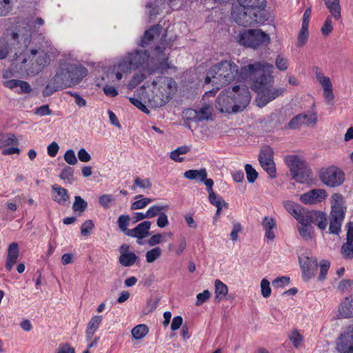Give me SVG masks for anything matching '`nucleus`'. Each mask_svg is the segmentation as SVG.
<instances>
[{
  "label": "nucleus",
  "instance_id": "nucleus-1",
  "mask_svg": "<svg viewBox=\"0 0 353 353\" xmlns=\"http://www.w3.org/2000/svg\"><path fill=\"white\" fill-rule=\"evenodd\" d=\"M274 66L266 61L249 63L242 69L241 77L249 79L252 89L257 93L256 102L259 107H263L285 91L283 88H274L272 75Z\"/></svg>",
  "mask_w": 353,
  "mask_h": 353
},
{
  "label": "nucleus",
  "instance_id": "nucleus-2",
  "mask_svg": "<svg viewBox=\"0 0 353 353\" xmlns=\"http://www.w3.org/2000/svg\"><path fill=\"white\" fill-rule=\"evenodd\" d=\"M251 99L250 91L245 85H235L232 90H225L218 96L216 108L221 112L232 113L242 111Z\"/></svg>",
  "mask_w": 353,
  "mask_h": 353
},
{
  "label": "nucleus",
  "instance_id": "nucleus-3",
  "mask_svg": "<svg viewBox=\"0 0 353 353\" xmlns=\"http://www.w3.org/2000/svg\"><path fill=\"white\" fill-rule=\"evenodd\" d=\"M245 65L242 66L239 70L238 65L232 61H222L212 66L205 79V83L212 82L214 86L213 92L215 93L221 87L227 85L235 79L237 81H245L249 79H243L241 77L242 69Z\"/></svg>",
  "mask_w": 353,
  "mask_h": 353
},
{
  "label": "nucleus",
  "instance_id": "nucleus-4",
  "mask_svg": "<svg viewBox=\"0 0 353 353\" xmlns=\"http://www.w3.org/2000/svg\"><path fill=\"white\" fill-rule=\"evenodd\" d=\"M48 54L43 49H31L21 63L16 65V72L22 77L35 76L50 63Z\"/></svg>",
  "mask_w": 353,
  "mask_h": 353
},
{
  "label": "nucleus",
  "instance_id": "nucleus-5",
  "mask_svg": "<svg viewBox=\"0 0 353 353\" xmlns=\"http://www.w3.org/2000/svg\"><path fill=\"white\" fill-rule=\"evenodd\" d=\"M158 83L159 87L148 99L149 105L152 108L165 105L171 99L176 89V82L169 77H158L153 81V84Z\"/></svg>",
  "mask_w": 353,
  "mask_h": 353
},
{
  "label": "nucleus",
  "instance_id": "nucleus-6",
  "mask_svg": "<svg viewBox=\"0 0 353 353\" xmlns=\"http://www.w3.org/2000/svg\"><path fill=\"white\" fill-rule=\"evenodd\" d=\"M232 16L234 21L244 27L263 24L269 19L267 10H261V12L251 11L239 4L232 8Z\"/></svg>",
  "mask_w": 353,
  "mask_h": 353
},
{
  "label": "nucleus",
  "instance_id": "nucleus-7",
  "mask_svg": "<svg viewBox=\"0 0 353 353\" xmlns=\"http://www.w3.org/2000/svg\"><path fill=\"white\" fill-rule=\"evenodd\" d=\"M87 74L88 70L80 64L63 63L55 76L59 77L61 85L66 88L78 84Z\"/></svg>",
  "mask_w": 353,
  "mask_h": 353
},
{
  "label": "nucleus",
  "instance_id": "nucleus-8",
  "mask_svg": "<svg viewBox=\"0 0 353 353\" xmlns=\"http://www.w3.org/2000/svg\"><path fill=\"white\" fill-rule=\"evenodd\" d=\"M345 212L346 206L343 195L339 193L334 194L331 199L330 214L329 232L330 234H338L341 232Z\"/></svg>",
  "mask_w": 353,
  "mask_h": 353
},
{
  "label": "nucleus",
  "instance_id": "nucleus-9",
  "mask_svg": "<svg viewBox=\"0 0 353 353\" xmlns=\"http://www.w3.org/2000/svg\"><path fill=\"white\" fill-rule=\"evenodd\" d=\"M149 53L147 50H136L133 52L128 53L119 64V69L128 72L132 70L141 68L143 70H150Z\"/></svg>",
  "mask_w": 353,
  "mask_h": 353
},
{
  "label": "nucleus",
  "instance_id": "nucleus-10",
  "mask_svg": "<svg viewBox=\"0 0 353 353\" xmlns=\"http://www.w3.org/2000/svg\"><path fill=\"white\" fill-rule=\"evenodd\" d=\"M239 43L247 48L257 49L267 46L270 43V37L259 29L244 30L238 36Z\"/></svg>",
  "mask_w": 353,
  "mask_h": 353
},
{
  "label": "nucleus",
  "instance_id": "nucleus-11",
  "mask_svg": "<svg viewBox=\"0 0 353 353\" xmlns=\"http://www.w3.org/2000/svg\"><path fill=\"white\" fill-rule=\"evenodd\" d=\"M321 181L330 187L339 186L344 181V173L339 168L331 166L323 168L320 172Z\"/></svg>",
  "mask_w": 353,
  "mask_h": 353
},
{
  "label": "nucleus",
  "instance_id": "nucleus-12",
  "mask_svg": "<svg viewBox=\"0 0 353 353\" xmlns=\"http://www.w3.org/2000/svg\"><path fill=\"white\" fill-rule=\"evenodd\" d=\"M336 349L340 353H353V326L345 327L336 341Z\"/></svg>",
  "mask_w": 353,
  "mask_h": 353
},
{
  "label": "nucleus",
  "instance_id": "nucleus-13",
  "mask_svg": "<svg viewBox=\"0 0 353 353\" xmlns=\"http://www.w3.org/2000/svg\"><path fill=\"white\" fill-rule=\"evenodd\" d=\"M327 196V193L322 189L312 190L303 194L300 197V200L305 204H314L319 203Z\"/></svg>",
  "mask_w": 353,
  "mask_h": 353
},
{
  "label": "nucleus",
  "instance_id": "nucleus-14",
  "mask_svg": "<svg viewBox=\"0 0 353 353\" xmlns=\"http://www.w3.org/2000/svg\"><path fill=\"white\" fill-rule=\"evenodd\" d=\"M151 222L145 221L139 223L134 228L128 231L127 236L136 237L138 239H142L149 235V230L150 229Z\"/></svg>",
  "mask_w": 353,
  "mask_h": 353
},
{
  "label": "nucleus",
  "instance_id": "nucleus-15",
  "mask_svg": "<svg viewBox=\"0 0 353 353\" xmlns=\"http://www.w3.org/2000/svg\"><path fill=\"white\" fill-rule=\"evenodd\" d=\"M53 200L59 205H65L69 201L68 190L61 186L54 184L52 185Z\"/></svg>",
  "mask_w": 353,
  "mask_h": 353
},
{
  "label": "nucleus",
  "instance_id": "nucleus-16",
  "mask_svg": "<svg viewBox=\"0 0 353 353\" xmlns=\"http://www.w3.org/2000/svg\"><path fill=\"white\" fill-rule=\"evenodd\" d=\"M285 162L290 168L291 174L297 172L299 169H301L306 163L303 158L298 155L286 156L285 157Z\"/></svg>",
  "mask_w": 353,
  "mask_h": 353
},
{
  "label": "nucleus",
  "instance_id": "nucleus-17",
  "mask_svg": "<svg viewBox=\"0 0 353 353\" xmlns=\"http://www.w3.org/2000/svg\"><path fill=\"white\" fill-rule=\"evenodd\" d=\"M19 254V246L17 243H12L8 249V256L6 263V268L10 271L13 265L17 263Z\"/></svg>",
  "mask_w": 353,
  "mask_h": 353
},
{
  "label": "nucleus",
  "instance_id": "nucleus-18",
  "mask_svg": "<svg viewBox=\"0 0 353 353\" xmlns=\"http://www.w3.org/2000/svg\"><path fill=\"white\" fill-rule=\"evenodd\" d=\"M292 179L299 183H306L312 178V172L308 167L307 163L299 169L297 172L292 174Z\"/></svg>",
  "mask_w": 353,
  "mask_h": 353
},
{
  "label": "nucleus",
  "instance_id": "nucleus-19",
  "mask_svg": "<svg viewBox=\"0 0 353 353\" xmlns=\"http://www.w3.org/2000/svg\"><path fill=\"white\" fill-rule=\"evenodd\" d=\"M239 4L245 7L250 10L261 12V10H266V1L265 0H238Z\"/></svg>",
  "mask_w": 353,
  "mask_h": 353
},
{
  "label": "nucleus",
  "instance_id": "nucleus-20",
  "mask_svg": "<svg viewBox=\"0 0 353 353\" xmlns=\"http://www.w3.org/2000/svg\"><path fill=\"white\" fill-rule=\"evenodd\" d=\"M162 27L160 25H155L149 30H146L142 37L140 46L145 47L149 44L156 37H158L161 32Z\"/></svg>",
  "mask_w": 353,
  "mask_h": 353
},
{
  "label": "nucleus",
  "instance_id": "nucleus-21",
  "mask_svg": "<svg viewBox=\"0 0 353 353\" xmlns=\"http://www.w3.org/2000/svg\"><path fill=\"white\" fill-rule=\"evenodd\" d=\"M331 16L336 20L341 18V8L339 0H323Z\"/></svg>",
  "mask_w": 353,
  "mask_h": 353
},
{
  "label": "nucleus",
  "instance_id": "nucleus-22",
  "mask_svg": "<svg viewBox=\"0 0 353 353\" xmlns=\"http://www.w3.org/2000/svg\"><path fill=\"white\" fill-rule=\"evenodd\" d=\"M61 81L59 79V77L54 76L50 81L46 88L43 90V95L44 97H48L52 94L57 90L65 88L63 85H61Z\"/></svg>",
  "mask_w": 353,
  "mask_h": 353
},
{
  "label": "nucleus",
  "instance_id": "nucleus-23",
  "mask_svg": "<svg viewBox=\"0 0 353 353\" xmlns=\"http://www.w3.org/2000/svg\"><path fill=\"white\" fill-rule=\"evenodd\" d=\"M185 178L190 180H196L203 182L207 178L208 173L205 168L201 170H189L184 172Z\"/></svg>",
  "mask_w": 353,
  "mask_h": 353
},
{
  "label": "nucleus",
  "instance_id": "nucleus-24",
  "mask_svg": "<svg viewBox=\"0 0 353 353\" xmlns=\"http://www.w3.org/2000/svg\"><path fill=\"white\" fill-rule=\"evenodd\" d=\"M339 314L343 318L353 317V300L346 298L339 308Z\"/></svg>",
  "mask_w": 353,
  "mask_h": 353
},
{
  "label": "nucleus",
  "instance_id": "nucleus-25",
  "mask_svg": "<svg viewBox=\"0 0 353 353\" xmlns=\"http://www.w3.org/2000/svg\"><path fill=\"white\" fill-rule=\"evenodd\" d=\"M215 300L218 302L221 301L228 294V286L219 279L215 280Z\"/></svg>",
  "mask_w": 353,
  "mask_h": 353
},
{
  "label": "nucleus",
  "instance_id": "nucleus-26",
  "mask_svg": "<svg viewBox=\"0 0 353 353\" xmlns=\"http://www.w3.org/2000/svg\"><path fill=\"white\" fill-rule=\"evenodd\" d=\"M196 112L198 123L203 121L212 120V107L210 105L205 104L201 108L197 109Z\"/></svg>",
  "mask_w": 353,
  "mask_h": 353
},
{
  "label": "nucleus",
  "instance_id": "nucleus-27",
  "mask_svg": "<svg viewBox=\"0 0 353 353\" xmlns=\"http://www.w3.org/2000/svg\"><path fill=\"white\" fill-rule=\"evenodd\" d=\"M137 259V256L134 252H124L119 257V262L125 267H130L135 263Z\"/></svg>",
  "mask_w": 353,
  "mask_h": 353
},
{
  "label": "nucleus",
  "instance_id": "nucleus-28",
  "mask_svg": "<svg viewBox=\"0 0 353 353\" xmlns=\"http://www.w3.org/2000/svg\"><path fill=\"white\" fill-rule=\"evenodd\" d=\"M312 217H314V222L316 223L321 230H325L326 228L327 223L326 214L325 213L318 211H312Z\"/></svg>",
  "mask_w": 353,
  "mask_h": 353
},
{
  "label": "nucleus",
  "instance_id": "nucleus-29",
  "mask_svg": "<svg viewBox=\"0 0 353 353\" xmlns=\"http://www.w3.org/2000/svg\"><path fill=\"white\" fill-rule=\"evenodd\" d=\"M273 150L270 146H264L259 155L260 163L273 161Z\"/></svg>",
  "mask_w": 353,
  "mask_h": 353
},
{
  "label": "nucleus",
  "instance_id": "nucleus-30",
  "mask_svg": "<svg viewBox=\"0 0 353 353\" xmlns=\"http://www.w3.org/2000/svg\"><path fill=\"white\" fill-rule=\"evenodd\" d=\"M318 269V263L316 259L313 260L309 267L303 265V279L307 281L315 275Z\"/></svg>",
  "mask_w": 353,
  "mask_h": 353
},
{
  "label": "nucleus",
  "instance_id": "nucleus-31",
  "mask_svg": "<svg viewBox=\"0 0 353 353\" xmlns=\"http://www.w3.org/2000/svg\"><path fill=\"white\" fill-rule=\"evenodd\" d=\"M135 199H140L134 202H133L131 205V210H140L144 208L149 203L152 202V199L150 198H143V195L139 194L135 196Z\"/></svg>",
  "mask_w": 353,
  "mask_h": 353
},
{
  "label": "nucleus",
  "instance_id": "nucleus-32",
  "mask_svg": "<svg viewBox=\"0 0 353 353\" xmlns=\"http://www.w3.org/2000/svg\"><path fill=\"white\" fill-rule=\"evenodd\" d=\"M17 145L18 141L13 134H6L0 139V148H3L10 145Z\"/></svg>",
  "mask_w": 353,
  "mask_h": 353
},
{
  "label": "nucleus",
  "instance_id": "nucleus-33",
  "mask_svg": "<svg viewBox=\"0 0 353 353\" xmlns=\"http://www.w3.org/2000/svg\"><path fill=\"white\" fill-rule=\"evenodd\" d=\"M283 206L285 210L296 218L301 212V206L292 201H286L283 202Z\"/></svg>",
  "mask_w": 353,
  "mask_h": 353
},
{
  "label": "nucleus",
  "instance_id": "nucleus-34",
  "mask_svg": "<svg viewBox=\"0 0 353 353\" xmlns=\"http://www.w3.org/2000/svg\"><path fill=\"white\" fill-rule=\"evenodd\" d=\"M88 203L84 201L80 196H74V202L72 205V210L79 212V214H82L87 208Z\"/></svg>",
  "mask_w": 353,
  "mask_h": 353
},
{
  "label": "nucleus",
  "instance_id": "nucleus-35",
  "mask_svg": "<svg viewBox=\"0 0 353 353\" xmlns=\"http://www.w3.org/2000/svg\"><path fill=\"white\" fill-rule=\"evenodd\" d=\"M148 332V327L144 324H140L132 330V335L135 339L143 338Z\"/></svg>",
  "mask_w": 353,
  "mask_h": 353
},
{
  "label": "nucleus",
  "instance_id": "nucleus-36",
  "mask_svg": "<svg viewBox=\"0 0 353 353\" xmlns=\"http://www.w3.org/2000/svg\"><path fill=\"white\" fill-rule=\"evenodd\" d=\"M59 177L62 180L72 184L74 181L73 168L70 166H65L61 171Z\"/></svg>",
  "mask_w": 353,
  "mask_h": 353
},
{
  "label": "nucleus",
  "instance_id": "nucleus-37",
  "mask_svg": "<svg viewBox=\"0 0 353 353\" xmlns=\"http://www.w3.org/2000/svg\"><path fill=\"white\" fill-rule=\"evenodd\" d=\"M289 339L295 348H299L302 346L303 336L296 330H294L290 334Z\"/></svg>",
  "mask_w": 353,
  "mask_h": 353
},
{
  "label": "nucleus",
  "instance_id": "nucleus-38",
  "mask_svg": "<svg viewBox=\"0 0 353 353\" xmlns=\"http://www.w3.org/2000/svg\"><path fill=\"white\" fill-rule=\"evenodd\" d=\"M301 116L304 117V119H302L303 125H305L307 126H314L317 122V115L316 113L312 112H307L306 113L301 114Z\"/></svg>",
  "mask_w": 353,
  "mask_h": 353
},
{
  "label": "nucleus",
  "instance_id": "nucleus-39",
  "mask_svg": "<svg viewBox=\"0 0 353 353\" xmlns=\"http://www.w3.org/2000/svg\"><path fill=\"white\" fill-rule=\"evenodd\" d=\"M341 254L345 259H353V242L346 241L341 247Z\"/></svg>",
  "mask_w": 353,
  "mask_h": 353
},
{
  "label": "nucleus",
  "instance_id": "nucleus-40",
  "mask_svg": "<svg viewBox=\"0 0 353 353\" xmlns=\"http://www.w3.org/2000/svg\"><path fill=\"white\" fill-rule=\"evenodd\" d=\"M288 59L283 54L277 55L275 60V65L276 68L281 71H285L288 68Z\"/></svg>",
  "mask_w": 353,
  "mask_h": 353
},
{
  "label": "nucleus",
  "instance_id": "nucleus-41",
  "mask_svg": "<svg viewBox=\"0 0 353 353\" xmlns=\"http://www.w3.org/2000/svg\"><path fill=\"white\" fill-rule=\"evenodd\" d=\"M263 169L269 174L271 178L276 176V166L274 161L260 163Z\"/></svg>",
  "mask_w": 353,
  "mask_h": 353
},
{
  "label": "nucleus",
  "instance_id": "nucleus-42",
  "mask_svg": "<svg viewBox=\"0 0 353 353\" xmlns=\"http://www.w3.org/2000/svg\"><path fill=\"white\" fill-rule=\"evenodd\" d=\"M130 221V218L129 215H121L118 219V224L120 230L127 235L128 231H130L128 229V226L129 225V223Z\"/></svg>",
  "mask_w": 353,
  "mask_h": 353
},
{
  "label": "nucleus",
  "instance_id": "nucleus-43",
  "mask_svg": "<svg viewBox=\"0 0 353 353\" xmlns=\"http://www.w3.org/2000/svg\"><path fill=\"white\" fill-rule=\"evenodd\" d=\"M134 182V185L131 187V190H135L136 186L142 189H149L152 187V183L149 179H142L139 177H137Z\"/></svg>",
  "mask_w": 353,
  "mask_h": 353
},
{
  "label": "nucleus",
  "instance_id": "nucleus-44",
  "mask_svg": "<svg viewBox=\"0 0 353 353\" xmlns=\"http://www.w3.org/2000/svg\"><path fill=\"white\" fill-rule=\"evenodd\" d=\"M161 254V249L159 247H156L146 253V261L148 263H152L160 257Z\"/></svg>",
  "mask_w": 353,
  "mask_h": 353
},
{
  "label": "nucleus",
  "instance_id": "nucleus-45",
  "mask_svg": "<svg viewBox=\"0 0 353 353\" xmlns=\"http://www.w3.org/2000/svg\"><path fill=\"white\" fill-rule=\"evenodd\" d=\"M312 211L308 212L304 215H303L301 212L300 214L295 219L298 220L300 223H301L302 226H308V225L311 222H314V217H312Z\"/></svg>",
  "mask_w": 353,
  "mask_h": 353
},
{
  "label": "nucleus",
  "instance_id": "nucleus-46",
  "mask_svg": "<svg viewBox=\"0 0 353 353\" xmlns=\"http://www.w3.org/2000/svg\"><path fill=\"white\" fill-rule=\"evenodd\" d=\"M145 79V75L143 73H137L134 75L131 81L128 84V88L132 90L139 85Z\"/></svg>",
  "mask_w": 353,
  "mask_h": 353
},
{
  "label": "nucleus",
  "instance_id": "nucleus-47",
  "mask_svg": "<svg viewBox=\"0 0 353 353\" xmlns=\"http://www.w3.org/2000/svg\"><path fill=\"white\" fill-rule=\"evenodd\" d=\"M164 50L165 48L159 46H156L154 48V52L157 58V61L161 65H164L168 59V57L164 53Z\"/></svg>",
  "mask_w": 353,
  "mask_h": 353
},
{
  "label": "nucleus",
  "instance_id": "nucleus-48",
  "mask_svg": "<svg viewBox=\"0 0 353 353\" xmlns=\"http://www.w3.org/2000/svg\"><path fill=\"white\" fill-rule=\"evenodd\" d=\"M321 32L324 36H328L333 30V25H332V16H328L323 26L321 27Z\"/></svg>",
  "mask_w": 353,
  "mask_h": 353
},
{
  "label": "nucleus",
  "instance_id": "nucleus-49",
  "mask_svg": "<svg viewBox=\"0 0 353 353\" xmlns=\"http://www.w3.org/2000/svg\"><path fill=\"white\" fill-rule=\"evenodd\" d=\"M245 170L247 175V179L250 183H254L258 176V173L250 164H246Z\"/></svg>",
  "mask_w": 353,
  "mask_h": 353
},
{
  "label": "nucleus",
  "instance_id": "nucleus-50",
  "mask_svg": "<svg viewBox=\"0 0 353 353\" xmlns=\"http://www.w3.org/2000/svg\"><path fill=\"white\" fill-rule=\"evenodd\" d=\"M11 10L10 0H0V17L6 16Z\"/></svg>",
  "mask_w": 353,
  "mask_h": 353
},
{
  "label": "nucleus",
  "instance_id": "nucleus-51",
  "mask_svg": "<svg viewBox=\"0 0 353 353\" xmlns=\"http://www.w3.org/2000/svg\"><path fill=\"white\" fill-rule=\"evenodd\" d=\"M63 159L67 163L72 165L77 164L78 162L74 151L72 149L68 150L65 152Z\"/></svg>",
  "mask_w": 353,
  "mask_h": 353
},
{
  "label": "nucleus",
  "instance_id": "nucleus-52",
  "mask_svg": "<svg viewBox=\"0 0 353 353\" xmlns=\"http://www.w3.org/2000/svg\"><path fill=\"white\" fill-rule=\"evenodd\" d=\"M166 208L165 206L161 205H152L151 206L148 211L146 212L148 215V219H151L157 215H159L161 212Z\"/></svg>",
  "mask_w": 353,
  "mask_h": 353
},
{
  "label": "nucleus",
  "instance_id": "nucleus-53",
  "mask_svg": "<svg viewBox=\"0 0 353 353\" xmlns=\"http://www.w3.org/2000/svg\"><path fill=\"white\" fill-rule=\"evenodd\" d=\"M330 263L328 261L324 260L321 261L320 267V274L318 278L319 281H323L325 279L327 271L330 268Z\"/></svg>",
  "mask_w": 353,
  "mask_h": 353
},
{
  "label": "nucleus",
  "instance_id": "nucleus-54",
  "mask_svg": "<svg viewBox=\"0 0 353 353\" xmlns=\"http://www.w3.org/2000/svg\"><path fill=\"white\" fill-rule=\"evenodd\" d=\"M94 225L92 220L85 221L82 224L81 228V235L83 236H87L88 234H90L91 230L94 228Z\"/></svg>",
  "mask_w": 353,
  "mask_h": 353
},
{
  "label": "nucleus",
  "instance_id": "nucleus-55",
  "mask_svg": "<svg viewBox=\"0 0 353 353\" xmlns=\"http://www.w3.org/2000/svg\"><path fill=\"white\" fill-rule=\"evenodd\" d=\"M290 283V278L288 276L277 277L272 281L274 288H283Z\"/></svg>",
  "mask_w": 353,
  "mask_h": 353
},
{
  "label": "nucleus",
  "instance_id": "nucleus-56",
  "mask_svg": "<svg viewBox=\"0 0 353 353\" xmlns=\"http://www.w3.org/2000/svg\"><path fill=\"white\" fill-rule=\"evenodd\" d=\"M261 294L263 297L268 298L271 294L270 282L266 279H263L261 282Z\"/></svg>",
  "mask_w": 353,
  "mask_h": 353
},
{
  "label": "nucleus",
  "instance_id": "nucleus-57",
  "mask_svg": "<svg viewBox=\"0 0 353 353\" xmlns=\"http://www.w3.org/2000/svg\"><path fill=\"white\" fill-rule=\"evenodd\" d=\"M209 201L212 205L216 206L224 205H226L222 198L216 195L214 192L209 193Z\"/></svg>",
  "mask_w": 353,
  "mask_h": 353
},
{
  "label": "nucleus",
  "instance_id": "nucleus-58",
  "mask_svg": "<svg viewBox=\"0 0 353 353\" xmlns=\"http://www.w3.org/2000/svg\"><path fill=\"white\" fill-rule=\"evenodd\" d=\"M102 321V316H94L89 321L87 328L97 331Z\"/></svg>",
  "mask_w": 353,
  "mask_h": 353
},
{
  "label": "nucleus",
  "instance_id": "nucleus-59",
  "mask_svg": "<svg viewBox=\"0 0 353 353\" xmlns=\"http://www.w3.org/2000/svg\"><path fill=\"white\" fill-rule=\"evenodd\" d=\"M302 119H304L303 116H301V114L293 117L290 121L288 126L291 129H296L299 128L301 125H303Z\"/></svg>",
  "mask_w": 353,
  "mask_h": 353
},
{
  "label": "nucleus",
  "instance_id": "nucleus-60",
  "mask_svg": "<svg viewBox=\"0 0 353 353\" xmlns=\"http://www.w3.org/2000/svg\"><path fill=\"white\" fill-rule=\"evenodd\" d=\"M309 37L308 31H301L300 30L298 34L297 38V46L303 47L307 41Z\"/></svg>",
  "mask_w": 353,
  "mask_h": 353
},
{
  "label": "nucleus",
  "instance_id": "nucleus-61",
  "mask_svg": "<svg viewBox=\"0 0 353 353\" xmlns=\"http://www.w3.org/2000/svg\"><path fill=\"white\" fill-rule=\"evenodd\" d=\"M210 297V292L209 290H205L203 292L196 295V305H201L205 303Z\"/></svg>",
  "mask_w": 353,
  "mask_h": 353
},
{
  "label": "nucleus",
  "instance_id": "nucleus-62",
  "mask_svg": "<svg viewBox=\"0 0 353 353\" xmlns=\"http://www.w3.org/2000/svg\"><path fill=\"white\" fill-rule=\"evenodd\" d=\"M129 101L131 102L132 104H133L134 106H136L138 109L141 110L143 112H144L145 114L150 113L149 110L139 99L131 97L129 99Z\"/></svg>",
  "mask_w": 353,
  "mask_h": 353
},
{
  "label": "nucleus",
  "instance_id": "nucleus-63",
  "mask_svg": "<svg viewBox=\"0 0 353 353\" xmlns=\"http://www.w3.org/2000/svg\"><path fill=\"white\" fill-rule=\"evenodd\" d=\"M113 201L112 196L110 194H103L99 197V203L105 209L110 208V204Z\"/></svg>",
  "mask_w": 353,
  "mask_h": 353
},
{
  "label": "nucleus",
  "instance_id": "nucleus-64",
  "mask_svg": "<svg viewBox=\"0 0 353 353\" xmlns=\"http://www.w3.org/2000/svg\"><path fill=\"white\" fill-rule=\"evenodd\" d=\"M263 229L265 230H273L276 226L275 221L272 218L265 216L262 221Z\"/></svg>",
  "mask_w": 353,
  "mask_h": 353
}]
</instances>
